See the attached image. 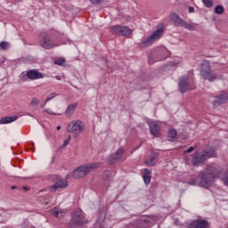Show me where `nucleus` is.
<instances>
[{
    "label": "nucleus",
    "mask_w": 228,
    "mask_h": 228,
    "mask_svg": "<svg viewBox=\"0 0 228 228\" xmlns=\"http://www.w3.org/2000/svg\"><path fill=\"white\" fill-rule=\"evenodd\" d=\"M210 158H216V151L210 149L202 152H196L192 155L191 163L193 167H199Z\"/></svg>",
    "instance_id": "1"
},
{
    "label": "nucleus",
    "mask_w": 228,
    "mask_h": 228,
    "mask_svg": "<svg viewBox=\"0 0 228 228\" xmlns=\"http://www.w3.org/2000/svg\"><path fill=\"white\" fill-rule=\"evenodd\" d=\"M99 163H88L83 166H80L78 168L73 171V177L75 179H81V177H86L90 172H94L95 168H99Z\"/></svg>",
    "instance_id": "2"
},
{
    "label": "nucleus",
    "mask_w": 228,
    "mask_h": 228,
    "mask_svg": "<svg viewBox=\"0 0 228 228\" xmlns=\"http://www.w3.org/2000/svg\"><path fill=\"white\" fill-rule=\"evenodd\" d=\"M163 31H165L163 28H158L149 37L142 40V42L139 43V47L141 49H145L152 45V44H154L156 40H159V38H161V35H163Z\"/></svg>",
    "instance_id": "3"
},
{
    "label": "nucleus",
    "mask_w": 228,
    "mask_h": 228,
    "mask_svg": "<svg viewBox=\"0 0 228 228\" xmlns=\"http://www.w3.org/2000/svg\"><path fill=\"white\" fill-rule=\"evenodd\" d=\"M169 17H170L171 22H173L175 26H180V28H184L189 31H195L196 29L195 24L186 22L184 20L179 17V14L173 12L170 14Z\"/></svg>",
    "instance_id": "4"
},
{
    "label": "nucleus",
    "mask_w": 228,
    "mask_h": 228,
    "mask_svg": "<svg viewBox=\"0 0 228 228\" xmlns=\"http://www.w3.org/2000/svg\"><path fill=\"white\" fill-rule=\"evenodd\" d=\"M200 75L207 81H210V83H213V81H216V79L218 78L216 73L213 72L211 69V65H209V62H205L202 64Z\"/></svg>",
    "instance_id": "5"
},
{
    "label": "nucleus",
    "mask_w": 228,
    "mask_h": 228,
    "mask_svg": "<svg viewBox=\"0 0 228 228\" xmlns=\"http://www.w3.org/2000/svg\"><path fill=\"white\" fill-rule=\"evenodd\" d=\"M110 32L112 35H117L118 37H131L133 35V29L129 28L127 26L115 25L110 28Z\"/></svg>",
    "instance_id": "6"
},
{
    "label": "nucleus",
    "mask_w": 228,
    "mask_h": 228,
    "mask_svg": "<svg viewBox=\"0 0 228 228\" xmlns=\"http://www.w3.org/2000/svg\"><path fill=\"white\" fill-rule=\"evenodd\" d=\"M67 131L78 136L85 131V124L81 120H73L68 125Z\"/></svg>",
    "instance_id": "7"
},
{
    "label": "nucleus",
    "mask_w": 228,
    "mask_h": 228,
    "mask_svg": "<svg viewBox=\"0 0 228 228\" xmlns=\"http://www.w3.org/2000/svg\"><path fill=\"white\" fill-rule=\"evenodd\" d=\"M40 45L44 49H54V47H58V44L54 43L53 39H51V36L45 32L40 34Z\"/></svg>",
    "instance_id": "8"
},
{
    "label": "nucleus",
    "mask_w": 228,
    "mask_h": 228,
    "mask_svg": "<svg viewBox=\"0 0 228 228\" xmlns=\"http://www.w3.org/2000/svg\"><path fill=\"white\" fill-rule=\"evenodd\" d=\"M86 222L82 209L77 208L71 213V224L73 225H83V224H86Z\"/></svg>",
    "instance_id": "9"
},
{
    "label": "nucleus",
    "mask_w": 228,
    "mask_h": 228,
    "mask_svg": "<svg viewBox=\"0 0 228 228\" xmlns=\"http://www.w3.org/2000/svg\"><path fill=\"white\" fill-rule=\"evenodd\" d=\"M179 92L181 94H186L190 88V78L188 76H183L178 80Z\"/></svg>",
    "instance_id": "10"
},
{
    "label": "nucleus",
    "mask_w": 228,
    "mask_h": 228,
    "mask_svg": "<svg viewBox=\"0 0 228 228\" xmlns=\"http://www.w3.org/2000/svg\"><path fill=\"white\" fill-rule=\"evenodd\" d=\"M188 228H209V221L206 219H195L187 224Z\"/></svg>",
    "instance_id": "11"
},
{
    "label": "nucleus",
    "mask_w": 228,
    "mask_h": 228,
    "mask_svg": "<svg viewBox=\"0 0 228 228\" xmlns=\"http://www.w3.org/2000/svg\"><path fill=\"white\" fill-rule=\"evenodd\" d=\"M27 77L30 81H35L37 79H44V74L37 69H29L27 71Z\"/></svg>",
    "instance_id": "12"
},
{
    "label": "nucleus",
    "mask_w": 228,
    "mask_h": 228,
    "mask_svg": "<svg viewBox=\"0 0 228 228\" xmlns=\"http://www.w3.org/2000/svg\"><path fill=\"white\" fill-rule=\"evenodd\" d=\"M228 101V93L225 91L221 92L219 95L216 97L214 101V106H220V104H225Z\"/></svg>",
    "instance_id": "13"
},
{
    "label": "nucleus",
    "mask_w": 228,
    "mask_h": 228,
    "mask_svg": "<svg viewBox=\"0 0 228 228\" xmlns=\"http://www.w3.org/2000/svg\"><path fill=\"white\" fill-rule=\"evenodd\" d=\"M149 127H150L151 134L158 138V136H159V124H158V122L156 121H152L149 123Z\"/></svg>",
    "instance_id": "14"
},
{
    "label": "nucleus",
    "mask_w": 228,
    "mask_h": 228,
    "mask_svg": "<svg viewBox=\"0 0 228 228\" xmlns=\"http://www.w3.org/2000/svg\"><path fill=\"white\" fill-rule=\"evenodd\" d=\"M124 149L120 148L115 153L109 156V161L110 163H115V161H118L120 158L124 156Z\"/></svg>",
    "instance_id": "15"
},
{
    "label": "nucleus",
    "mask_w": 228,
    "mask_h": 228,
    "mask_svg": "<svg viewBox=\"0 0 228 228\" xmlns=\"http://www.w3.org/2000/svg\"><path fill=\"white\" fill-rule=\"evenodd\" d=\"M69 182L67 180H59L53 186H51V191H56L60 188H67Z\"/></svg>",
    "instance_id": "16"
},
{
    "label": "nucleus",
    "mask_w": 228,
    "mask_h": 228,
    "mask_svg": "<svg viewBox=\"0 0 228 228\" xmlns=\"http://www.w3.org/2000/svg\"><path fill=\"white\" fill-rule=\"evenodd\" d=\"M76 110H77V103H72L68 105V108L65 111L66 117H72V115L76 113Z\"/></svg>",
    "instance_id": "17"
},
{
    "label": "nucleus",
    "mask_w": 228,
    "mask_h": 228,
    "mask_svg": "<svg viewBox=\"0 0 228 228\" xmlns=\"http://www.w3.org/2000/svg\"><path fill=\"white\" fill-rule=\"evenodd\" d=\"M151 170L145 168L143 170V173H142V179H143V182L146 183V184H151V179H152V176L151 175Z\"/></svg>",
    "instance_id": "18"
},
{
    "label": "nucleus",
    "mask_w": 228,
    "mask_h": 228,
    "mask_svg": "<svg viewBox=\"0 0 228 228\" xmlns=\"http://www.w3.org/2000/svg\"><path fill=\"white\" fill-rule=\"evenodd\" d=\"M17 118V116L2 118L0 120V124H12V122H15Z\"/></svg>",
    "instance_id": "19"
},
{
    "label": "nucleus",
    "mask_w": 228,
    "mask_h": 228,
    "mask_svg": "<svg viewBox=\"0 0 228 228\" xmlns=\"http://www.w3.org/2000/svg\"><path fill=\"white\" fill-rule=\"evenodd\" d=\"M150 223L151 220H149L148 218L141 219L138 223L137 228H148Z\"/></svg>",
    "instance_id": "20"
},
{
    "label": "nucleus",
    "mask_w": 228,
    "mask_h": 228,
    "mask_svg": "<svg viewBox=\"0 0 228 228\" xmlns=\"http://www.w3.org/2000/svg\"><path fill=\"white\" fill-rule=\"evenodd\" d=\"M167 137L169 138L170 142H174L175 138H177V131L175 129H171L167 133Z\"/></svg>",
    "instance_id": "21"
},
{
    "label": "nucleus",
    "mask_w": 228,
    "mask_h": 228,
    "mask_svg": "<svg viewBox=\"0 0 228 228\" xmlns=\"http://www.w3.org/2000/svg\"><path fill=\"white\" fill-rule=\"evenodd\" d=\"M53 216H55V218L61 219L63 216H65V212L61 210H53L52 211Z\"/></svg>",
    "instance_id": "22"
},
{
    "label": "nucleus",
    "mask_w": 228,
    "mask_h": 228,
    "mask_svg": "<svg viewBox=\"0 0 228 228\" xmlns=\"http://www.w3.org/2000/svg\"><path fill=\"white\" fill-rule=\"evenodd\" d=\"M144 164L147 167H154V165H156V157L155 156L151 157L149 160H145Z\"/></svg>",
    "instance_id": "23"
},
{
    "label": "nucleus",
    "mask_w": 228,
    "mask_h": 228,
    "mask_svg": "<svg viewBox=\"0 0 228 228\" xmlns=\"http://www.w3.org/2000/svg\"><path fill=\"white\" fill-rule=\"evenodd\" d=\"M0 49H2V51H8V49H10V43H8L6 41L1 42Z\"/></svg>",
    "instance_id": "24"
},
{
    "label": "nucleus",
    "mask_w": 228,
    "mask_h": 228,
    "mask_svg": "<svg viewBox=\"0 0 228 228\" xmlns=\"http://www.w3.org/2000/svg\"><path fill=\"white\" fill-rule=\"evenodd\" d=\"M54 97H58V94L52 93V94H48L45 101V104H47V102H49V101H53V99H54Z\"/></svg>",
    "instance_id": "25"
},
{
    "label": "nucleus",
    "mask_w": 228,
    "mask_h": 228,
    "mask_svg": "<svg viewBox=\"0 0 228 228\" xmlns=\"http://www.w3.org/2000/svg\"><path fill=\"white\" fill-rule=\"evenodd\" d=\"M215 12L217 13V15H222V13H224V6L222 5L216 6Z\"/></svg>",
    "instance_id": "26"
},
{
    "label": "nucleus",
    "mask_w": 228,
    "mask_h": 228,
    "mask_svg": "<svg viewBox=\"0 0 228 228\" xmlns=\"http://www.w3.org/2000/svg\"><path fill=\"white\" fill-rule=\"evenodd\" d=\"M202 2L205 4L206 8H212L213 7V1L212 0H202Z\"/></svg>",
    "instance_id": "27"
},
{
    "label": "nucleus",
    "mask_w": 228,
    "mask_h": 228,
    "mask_svg": "<svg viewBox=\"0 0 228 228\" xmlns=\"http://www.w3.org/2000/svg\"><path fill=\"white\" fill-rule=\"evenodd\" d=\"M38 104H40L38 98H33L30 102V106H38Z\"/></svg>",
    "instance_id": "28"
},
{
    "label": "nucleus",
    "mask_w": 228,
    "mask_h": 228,
    "mask_svg": "<svg viewBox=\"0 0 228 228\" xmlns=\"http://www.w3.org/2000/svg\"><path fill=\"white\" fill-rule=\"evenodd\" d=\"M55 65H60L61 67L65 63V59L60 58L54 61Z\"/></svg>",
    "instance_id": "29"
},
{
    "label": "nucleus",
    "mask_w": 228,
    "mask_h": 228,
    "mask_svg": "<svg viewBox=\"0 0 228 228\" xmlns=\"http://www.w3.org/2000/svg\"><path fill=\"white\" fill-rule=\"evenodd\" d=\"M20 79H21L23 81H28V79H29V77H28V72H26V73L22 72L20 75Z\"/></svg>",
    "instance_id": "30"
},
{
    "label": "nucleus",
    "mask_w": 228,
    "mask_h": 228,
    "mask_svg": "<svg viewBox=\"0 0 228 228\" xmlns=\"http://www.w3.org/2000/svg\"><path fill=\"white\" fill-rule=\"evenodd\" d=\"M70 140H71V137H70V135H69V136H68V138L64 141V142H63V144H62V147H67V145H68L69 143H70Z\"/></svg>",
    "instance_id": "31"
},
{
    "label": "nucleus",
    "mask_w": 228,
    "mask_h": 228,
    "mask_svg": "<svg viewBox=\"0 0 228 228\" xmlns=\"http://www.w3.org/2000/svg\"><path fill=\"white\" fill-rule=\"evenodd\" d=\"M188 184H190L191 186H195V184H197V180L191 179L188 182Z\"/></svg>",
    "instance_id": "32"
},
{
    "label": "nucleus",
    "mask_w": 228,
    "mask_h": 228,
    "mask_svg": "<svg viewBox=\"0 0 228 228\" xmlns=\"http://www.w3.org/2000/svg\"><path fill=\"white\" fill-rule=\"evenodd\" d=\"M45 112L48 113L49 115H53V116L60 115L58 113H54V112L51 111V110H49V109L45 110Z\"/></svg>",
    "instance_id": "33"
},
{
    "label": "nucleus",
    "mask_w": 228,
    "mask_h": 228,
    "mask_svg": "<svg viewBox=\"0 0 228 228\" xmlns=\"http://www.w3.org/2000/svg\"><path fill=\"white\" fill-rule=\"evenodd\" d=\"M92 4H99V3L102 2V0H90Z\"/></svg>",
    "instance_id": "34"
},
{
    "label": "nucleus",
    "mask_w": 228,
    "mask_h": 228,
    "mask_svg": "<svg viewBox=\"0 0 228 228\" xmlns=\"http://www.w3.org/2000/svg\"><path fill=\"white\" fill-rule=\"evenodd\" d=\"M194 150H195V147L191 146L190 148H188V149L186 150V152H187V153H190V152L193 151Z\"/></svg>",
    "instance_id": "35"
},
{
    "label": "nucleus",
    "mask_w": 228,
    "mask_h": 228,
    "mask_svg": "<svg viewBox=\"0 0 228 228\" xmlns=\"http://www.w3.org/2000/svg\"><path fill=\"white\" fill-rule=\"evenodd\" d=\"M189 13H193L195 12V8H193L192 6H190L188 9Z\"/></svg>",
    "instance_id": "36"
},
{
    "label": "nucleus",
    "mask_w": 228,
    "mask_h": 228,
    "mask_svg": "<svg viewBox=\"0 0 228 228\" xmlns=\"http://www.w3.org/2000/svg\"><path fill=\"white\" fill-rule=\"evenodd\" d=\"M55 79H57V81H61V77H60V76H55Z\"/></svg>",
    "instance_id": "37"
},
{
    "label": "nucleus",
    "mask_w": 228,
    "mask_h": 228,
    "mask_svg": "<svg viewBox=\"0 0 228 228\" xmlns=\"http://www.w3.org/2000/svg\"><path fill=\"white\" fill-rule=\"evenodd\" d=\"M11 189H12V190H17V186H16V185H12V186L11 187Z\"/></svg>",
    "instance_id": "38"
},
{
    "label": "nucleus",
    "mask_w": 228,
    "mask_h": 228,
    "mask_svg": "<svg viewBox=\"0 0 228 228\" xmlns=\"http://www.w3.org/2000/svg\"><path fill=\"white\" fill-rule=\"evenodd\" d=\"M23 190H24V191H28V187L27 186H23Z\"/></svg>",
    "instance_id": "39"
},
{
    "label": "nucleus",
    "mask_w": 228,
    "mask_h": 228,
    "mask_svg": "<svg viewBox=\"0 0 228 228\" xmlns=\"http://www.w3.org/2000/svg\"><path fill=\"white\" fill-rule=\"evenodd\" d=\"M60 129H61V126H57V131H60Z\"/></svg>",
    "instance_id": "40"
},
{
    "label": "nucleus",
    "mask_w": 228,
    "mask_h": 228,
    "mask_svg": "<svg viewBox=\"0 0 228 228\" xmlns=\"http://www.w3.org/2000/svg\"><path fill=\"white\" fill-rule=\"evenodd\" d=\"M191 90H195V87H191Z\"/></svg>",
    "instance_id": "41"
},
{
    "label": "nucleus",
    "mask_w": 228,
    "mask_h": 228,
    "mask_svg": "<svg viewBox=\"0 0 228 228\" xmlns=\"http://www.w3.org/2000/svg\"><path fill=\"white\" fill-rule=\"evenodd\" d=\"M46 103H45L44 105L41 106V108H44L45 106Z\"/></svg>",
    "instance_id": "42"
},
{
    "label": "nucleus",
    "mask_w": 228,
    "mask_h": 228,
    "mask_svg": "<svg viewBox=\"0 0 228 228\" xmlns=\"http://www.w3.org/2000/svg\"><path fill=\"white\" fill-rule=\"evenodd\" d=\"M110 175V172H107V173H106V175Z\"/></svg>",
    "instance_id": "43"
},
{
    "label": "nucleus",
    "mask_w": 228,
    "mask_h": 228,
    "mask_svg": "<svg viewBox=\"0 0 228 228\" xmlns=\"http://www.w3.org/2000/svg\"><path fill=\"white\" fill-rule=\"evenodd\" d=\"M28 117H33V115H31V114H28Z\"/></svg>",
    "instance_id": "44"
},
{
    "label": "nucleus",
    "mask_w": 228,
    "mask_h": 228,
    "mask_svg": "<svg viewBox=\"0 0 228 228\" xmlns=\"http://www.w3.org/2000/svg\"><path fill=\"white\" fill-rule=\"evenodd\" d=\"M149 61L151 62V57H149Z\"/></svg>",
    "instance_id": "45"
}]
</instances>
